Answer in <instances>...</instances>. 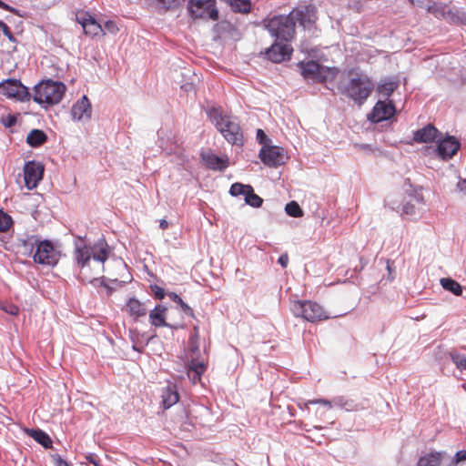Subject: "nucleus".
Instances as JSON below:
<instances>
[{
	"instance_id": "1",
	"label": "nucleus",
	"mask_w": 466,
	"mask_h": 466,
	"mask_svg": "<svg viewBox=\"0 0 466 466\" xmlns=\"http://www.w3.org/2000/svg\"><path fill=\"white\" fill-rule=\"evenodd\" d=\"M207 116L228 143L241 147L244 143L243 132L237 116L228 115L220 107H209Z\"/></svg>"
},
{
	"instance_id": "2",
	"label": "nucleus",
	"mask_w": 466,
	"mask_h": 466,
	"mask_svg": "<svg viewBox=\"0 0 466 466\" xmlns=\"http://www.w3.org/2000/svg\"><path fill=\"white\" fill-rule=\"evenodd\" d=\"M86 236H77L75 240L74 258L77 267L84 269L93 258L95 261L105 263L110 254L109 247L105 238L98 239L93 247L85 241Z\"/></svg>"
},
{
	"instance_id": "3",
	"label": "nucleus",
	"mask_w": 466,
	"mask_h": 466,
	"mask_svg": "<svg viewBox=\"0 0 466 466\" xmlns=\"http://www.w3.org/2000/svg\"><path fill=\"white\" fill-rule=\"evenodd\" d=\"M18 241L29 252H32L35 247V252L33 256L35 263L52 267L57 264L60 253L54 248L50 240L41 241L36 236L30 235L18 238Z\"/></svg>"
},
{
	"instance_id": "4",
	"label": "nucleus",
	"mask_w": 466,
	"mask_h": 466,
	"mask_svg": "<svg viewBox=\"0 0 466 466\" xmlns=\"http://www.w3.org/2000/svg\"><path fill=\"white\" fill-rule=\"evenodd\" d=\"M338 88L343 96L361 106L371 94L374 85L368 76L360 75L352 77L346 84H339Z\"/></svg>"
},
{
	"instance_id": "5",
	"label": "nucleus",
	"mask_w": 466,
	"mask_h": 466,
	"mask_svg": "<svg viewBox=\"0 0 466 466\" xmlns=\"http://www.w3.org/2000/svg\"><path fill=\"white\" fill-rule=\"evenodd\" d=\"M65 91L62 82L48 79L34 86L33 100L41 106H54L62 100Z\"/></svg>"
},
{
	"instance_id": "6",
	"label": "nucleus",
	"mask_w": 466,
	"mask_h": 466,
	"mask_svg": "<svg viewBox=\"0 0 466 466\" xmlns=\"http://www.w3.org/2000/svg\"><path fill=\"white\" fill-rule=\"evenodd\" d=\"M266 28L276 41L289 42L295 35V24L289 15L272 17Z\"/></svg>"
},
{
	"instance_id": "7",
	"label": "nucleus",
	"mask_w": 466,
	"mask_h": 466,
	"mask_svg": "<svg viewBox=\"0 0 466 466\" xmlns=\"http://www.w3.org/2000/svg\"><path fill=\"white\" fill-rule=\"evenodd\" d=\"M290 310L294 316L302 318L309 322L329 319L322 306L311 300L293 301L290 305Z\"/></svg>"
},
{
	"instance_id": "8",
	"label": "nucleus",
	"mask_w": 466,
	"mask_h": 466,
	"mask_svg": "<svg viewBox=\"0 0 466 466\" xmlns=\"http://www.w3.org/2000/svg\"><path fill=\"white\" fill-rule=\"evenodd\" d=\"M188 12L193 19H218V10L216 6V0H189Z\"/></svg>"
},
{
	"instance_id": "9",
	"label": "nucleus",
	"mask_w": 466,
	"mask_h": 466,
	"mask_svg": "<svg viewBox=\"0 0 466 466\" xmlns=\"http://www.w3.org/2000/svg\"><path fill=\"white\" fill-rule=\"evenodd\" d=\"M0 96L20 102H26L31 98L28 88L15 78H8L0 82Z\"/></svg>"
},
{
	"instance_id": "10",
	"label": "nucleus",
	"mask_w": 466,
	"mask_h": 466,
	"mask_svg": "<svg viewBox=\"0 0 466 466\" xmlns=\"http://www.w3.org/2000/svg\"><path fill=\"white\" fill-rule=\"evenodd\" d=\"M461 147V142L453 136L447 135L445 137L440 136L437 140V147L434 152L441 160L447 161L457 153Z\"/></svg>"
},
{
	"instance_id": "11",
	"label": "nucleus",
	"mask_w": 466,
	"mask_h": 466,
	"mask_svg": "<svg viewBox=\"0 0 466 466\" xmlns=\"http://www.w3.org/2000/svg\"><path fill=\"white\" fill-rule=\"evenodd\" d=\"M229 194L232 197L243 196L245 203L252 208H260L263 204V198L254 192L252 186L248 184L233 183L229 188Z\"/></svg>"
},
{
	"instance_id": "12",
	"label": "nucleus",
	"mask_w": 466,
	"mask_h": 466,
	"mask_svg": "<svg viewBox=\"0 0 466 466\" xmlns=\"http://www.w3.org/2000/svg\"><path fill=\"white\" fill-rule=\"evenodd\" d=\"M396 113L395 105L391 100H379L368 115L372 123H380L390 119Z\"/></svg>"
},
{
	"instance_id": "13",
	"label": "nucleus",
	"mask_w": 466,
	"mask_h": 466,
	"mask_svg": "<svg viewBox=\"0 0 466 466\" xmlns=\"http://www.w3.org/2000/svg\"><path fill=\"white\" fill-rule=\"evenodd\" d=\"M258 157L260 160L269 167H276L285 164L286 156L284 149L278 146L262 147Z\"/></svg>"
},
{
	"instance_id": "14",
	"label": "nucleus",
	"mask_w": 466,
	"mask_h": 466,
	"mask_svg": "<svg viewBox=\"0 0 466 466\" xmlns=\"http://www.w3.org/2000/svg\"><path fill=\"white\" fill-rule=\"evenodd\" d=\"M44 166L35 160L27 161L24 167V179L28 189H34L42 180Z\"/></svg>"
},
{
	"instance_id": "15",
	"label": "nucleus",
	"mask_w": 466,
	"mask_h": 466,
	"mask_svg": "<svg viewBox=\"0 0 466 466\" xmlns=\"http://www.w3.org/2000/svg\"><path fill=\"white\" fill-rule=\"evenodd\" d=\"M293 49L289 42L276 41L266 50L268 58L274 63L289 60Z\"/></svg>"
},
{
	"instance_id": "16",
	"label": "nucleus",
	"mask_w": 466,
	"mask_h": 466,
	"mask_svg": "<svg viewBox=\"0 0 466 466\" xmlns=\"http://www.w3.org/2000/svg\"><path fill=\"white\" fill-rule=\"evenodd\" d=\"M76 19V22L81 25L86 35L94 37L103 32L101 25L88 12L77 13Z\"/></svg>"
},
{
	"instance_id": "17",
	"label": "nucleus",
	"mask_w": 466,
	"mask_h": 466,
	"mask_svg": "<svg viewBox=\"0 0 466 466\" xmlns=\"http://www.w3.org/2000/svg\"><path fill=\"white\" fill-rule=\"evenodd\" d=\"M92 115V106L88 97L84 95L78 99L71 108L73 120L85 121L89 120Z\"/></svg>"
},
{
	"instance_id": "18",
	"label": "nucleus",
	"mask_w": 466,
	"mask_h": 466,
	"mask_svg": "<svg viewBox=\"0 0 466 466\" xmlns=\"http://www.w3.org/2000/svg\"><path fill=\"white\" fill-rule=\"evenodd\" d=\"M200 156L206 167L210 170L224 171L229 166V158L227 155L218 156L212 152H206Z\"/></svg>"
},
{
	"instance_id": "19",
	"label": "nucleus",
	"mask_w": 466,
	"mask_h": 466,
	"mask_svg": "<svg viewBox=\"0 0 466 466\" xmlns=\"http://www.w3.org/2000/svg\"><path fill=\"white\" fill-rule=\"evenodd\" d=\"M435 356L440 360L449 358L461 374L463 371H466V356L457 350L444 351L441 347H439L435 352Z\"/></svg>"
},
{
	"instance_id": "20",
	"label": "nucleus",
	"mask_w": 466,
	"mask_h": 466,
	"mask_svg": "<svg viewBox=\"0 0 466 466\" xmlns=\"http://www.w3.org/2000/svg\"><path fill=\"white\" fill-rule=\"evenodd\" d=\"M441 135V134L433 125L428 124L414 132L413 139L418 143L437 142Z\"/></svg>"
},
{
	"instance_id": "21",
	"label": "nucleus",
	"mask_w": 466,
	"mask_h": 466,
	"mask_svg": "<svg viewBox=\"0 0 466 466\" xmlns=\"http://www.w3.org/2000/svg\"><path fill=\"white\" fill-rule=\"evenodd\" d=\"M167 307L165 305H157L150 312H149V322L152 326L156 328L159 327H167L170 329H177V326L171 325L166 321V311Z\"/></svg>"
},
{
	"instance_id": "22",
	"label": "nucleus",
	"mask_w": 466,
	"mask_h": 466,
	"mask_svg": "<svg viewBox=\"0 0 466 466\" xmlns=\"http://www.w3.org/2000/svg\"><path fill=\"white\" fill-rule=\"evenodd\" d=\"M162 405L164 409H169L179 400V395L177 385L168 383L162 389L161 392Z\"/></svg>"
},
{
	"instance_id": "23",
	"label": "nucleus",
	"mask_w": 466,
	"mask_h": 466,
	"mask_svg": "<svg viewBox=\"0 0 466 466\" xmlns=\"http://www.w3.org/2000/svg\"><path fill=\"white\" fill-rule=\"evenodd\" d=\"M442 16L450 22L455 24L466 25V14L460 8L443 6L441 10Z\"/></svg>"
},
{
	"instance_id": "24",
	"label": "nucleus",
	"mask_w": 466,
	"mask_h": 466,
	"mask_svg": "<svg viewBox=\"0 0 466 466\" xmlns=\"http://www.w3.org/2000/svg\"><path fill=\"white\" fill-rule=\"evenodd\" d=\"M187 367V377L189 380L196 384L200 381L201 376L206 370V365L202 361H198L196 360H192Z\"/></svg>"
},
{
	"instance_id": "25",
	"label": "nucleus",
	"mask_w": 466,
	"mask_h": 466,
	"mask_svg": "<svg viewBox=\"0 0 466 466\" xmlns=\"http://www.w3.org/2000/svg\"><path fill=\"white\" fill-rule=\"evenodd\" d=\"M289 15L294 21L295 25L299 23L304 28L309 27L313 23V15L308 10L294 9Z\"/></svg>"
},
{
	"instance_id": "26",
	"label": "nucleus",
	"mask_w": 466,
	"mask_h": 466,
	"mask_svg": "<svg viewBox=\"0 0 466 466\" xmlns=\"http://www.w3.org/2000/svg\"><path fill=\"white\" fill-rule=\"evenodd\" d=\"M126 309L127 313L135 319L144 317L147 314L145 305L136 298H130L127 300Z\"/></svg>"
},
{
	"instance_id": "27",
	"label": "nucleus",
	"mask_w": 466,
	"mask_h": 466,
	"mask_svg": "<svg viewBox=\"0 0 466 466\" xmlns=\"http://www.w3.org/2000/svg\"><path fill=\"white\" fill-rule=\"evenodd\" d=\"M79 279L81 282L86 283L88 282L92 284L93 286H101L102 288H105L106 289L107 295H111L114 292V288L108 285L107 281L115 284H118L119 286L122 285L123 281H119L117 279H107L106 277H100V278H94L90 280H86L82 277H79Z\"/></svg>"
},
{
	"instance_id": "28",
	"label": "nucleus",
	"mask_w": 466,
	"mask_h": 466,
	"mask_svg": "<svg viewBox=\"0 0 466 466\" xmlns=\"http://www.w3.org/2000/svg\"><path fill=\"white\" fill-rule=\"evenodd\" d=\"M398 86V81L386 78L377 86V92L380 96L385 97L386 100H390V96L397 89Z\"/></svg>"
},
{
	"instance_id": "29",
	"label": "nucleus",
	"mask_w": 466,
	"mask_h": 466,
	"mask_svg": "<svg viewBox=\"0 0 466 466\" xmlns=\"http://www.w3.org/2000/svg\"><path fill=\"white\" fill-rule=\"evenodd\" d=\"M47 141V135L41 129H32L26 137V143L32 147H38Z\"/></svg>"
},
{
	"instance_id": "30",
	"label": "nucleus",
	"mask_w": 466,
	"mask_h": 466,
	"mask_svg": "<svg viewBox=\"0 0 466 466\" xmlns=\"http://www.w3.org/2000/svg\"><path fill=\"white\" fill-rule=\"evenodd\" d=\"M445 452L433 451L421 456L417 462V466H440L442 455Z\"/></svg>"
},
{
	"instance_id": "31",
	"label": "nucleus",
	"mask_w": 466,
	"mask_h": 466,
	"mask_svg": "<svg viewBox=\"0 0 466 466\" xmlns=\"http://www.w3.org/2000/svg\"><path fill=\"white\" fill-rule=\"evenodd\" d=\"M301 69V75L305 78H312L314 79L315 76L318 75L319 70H320V66L318 62L310 60L308 62H301L299 64Z\"/></svg>"
},
{
	"instance_id": "32",
	"label": "nucleus",
	"mask_w": 466,
	"mask_h": 466,
	"mask_svg": "<svg viewBox=\"0 0 466 466\" xmlns=\"http://www.w3.org/2000/svg\"><path fill=\"white\" fill-rule=\"evenodd\" d=\"M29 435L45 449L52 448V440L49 435L40 429L30 430Z\"/></svg>"
},
{
	"instance_id": "33",
	"label": "nucleus",
	"mask_w": 466,
	"mask_h": 466,
	"mask_svg": "<svg viewBox=\"0 0 466 466\" xmlns=\"http://www.w3.org/2000/svg\"><path fill=\"white\" fill-rule=\"evenodd\" d=\"M440 282L445 290L450 291L455 296H462L463 289L458 281L451 278H442Z\"/></svg>"
},
{
	"instance_id": "34",
	"label": "nucleus",
	"mask_w": 466,
	"mask_h": 466,
	"mask_svg": "<svg viewBox=\"0 0 466 466\" xmlns=\"http://www.w3.org/2000/svg\"><path fill=\"white\" fill-rule=\"evenodd\" d=\"M167 296L172 301H174L180 307L181 311L185 315L191 318L195 317L194 310L192 309V308H190L185 301H183V299L177 293L169 292L167 293Z\"/></svg>"
},
{
	"instance_id": "35",
	"label": "nucleus",
	"mask_w": 466,
	"mask_h": 466,
	"mask_svg": "<svg viewBox=\"0 0 466 466\" xmlns=\"http://www.w3.org/2000/svg\"><path fill=\"white\" fill-rule=\"evenodd\" d=\"M158 10L167 12L178 5V0H147Z\"/></svg>"
},
{
	"instance_id": "36",
	"label": "nucleus",
	"mask_w": 466,
	"mask_h": 466,
	"mask_svg": "<svg viewBox=\"0 0 466 466\" xmlns=\"http://www.w3.org/2000/svg\"><path fill=\"white\" fill-rule=\"evenodd\" d=\"M198 340H199V328L198 325L193 327L192 333L188 339V347L192 353L196 354L198 351Z\"/></svg>"
},
{
	"instance_id": "37",
	"label": "nucleus",
	"mask_w": 466,
	"mask_h": 466,
	"mask_svg": "<svg viewBox=\"0 0 466 466\" xmlns=\"http://www.w3.org/2000/svg\"><path fill=\"white\" fill-rule=\"evenodd\" d=\"M286 213L292 218H300L303 216V211L296 201H290L285 206Z\"/></svg>"
},
{
	"instance_id": "38",
	"label": "nucleus",
	"mask_w": 466,
	"mask_h": 466,
	"mask_svg": "<svg viewBox=\"0 0 466 466\" xmlns=\"http://www.w3.org/2000/svg\"><path fill=\"white\" fill-rule=\"evenodd\" d=\"M332 407H339L341 409H344L346 410H354V403L351 400H346L342 396L335 397L332 400Z\"/></svg>"
},
{
	"instance_id": "39",
	"label": "nucleus",
	"mask_w": 466,
	"mask_h": 466,
	"mask_svg": "<svg viewBox=\"0 0 466 466\" xmlns=\"http://www.w3.org/2000/svg\"><path fill=\"white\" fill-rule=\"evenodd\" d=\"M335 75V69L326 67L323 66H320V70H319L318 75L315 76L314 79L319 81V82H325L327 79L331 76L333 77Z\"/></svg>"
},
{
	"instance_id": "40",
	"label": "nucleus",
	"mask_w": 466,
	"mask_h": 466,
	"mask_svg": "<svg viewBox=\"0 0 466 466\" xmlns=\"http://www.w3.org/2000/svg\"><path fill=\"white\" fill-rule=\"evenodd\" d=\"M13 224V218L0 209V232H5Z\"/></svg>"
},
{
	"instance_id": "41",
	"label": "nucleus",
	"mask_w": 466,
	"mask_h": 466,
	"mask_svg": "<svg viewBox=\"0 0 466 466\" xmlns=\"http://www.w3.org/2000/svg\"><path fill=\"white\" fill-rule=\"evenodd\" d=\"M17 117L15 115L8 114L1 117L0 122L5 127L10 128L16 124Z\"/></svg>"
},
{
	"instance_id": "42",
	"label": "nucleus",
	"mask_w": 466,
	"mask_h": 466,
	"mask_svg": "<svg viewBox=\"0 0 466 466\" xmlns=\"http://www.w3.org/2000/svg\"><path fill=\"white\" fill-rule=\"evenodd\" d=\"M401 215H406L409 217H415L417 215L416 207L410 202H407L402 206V213Z\"/></svg>"
},
{
	"instance_id": "43",
	"label": "nucleus",
	"mask_w": 466,
	"mask_h": 466,
	"mask_svg": "<svg viewBox=\"0 0 466 466\" xmlns=\"http://www.w3.org/2000/svg\"><path fill=\"white\" fill-rule=\"evenodd\" d=\"M464 461H466V451H459L455 453L449 466H457L460 462Z\"/></svg>"
},
{
	"instance_id": "44",
	"label": "nucleus",
	"mask_w": 466,
	"mask_h": 466,
	"mask_svg": "<svg viewBox=\"0 0 466 466\" xmlns=\"http://www.w3.org/2000/svg\"><path fill=\"white\" fill-rule=\"evenodd\" d=\"M150 289L157 299H163L166 296L165 289L156 284L150 285Z\"/></svg>"
},
{
	"instance_id": "45",
	"label": "nucleus",
	"mask_w": 466,
	"mask_h": 466,
	"mask_svg": "<svg viewBox=\"0 0 466 466\" xmlns=\"http://www.w3.org/2000/svg\"><path fill=\"white\" fill-rule=\"evenodd\" d=\"M257 140L259 144L263 145V147H268V142H270V140L268 139V137L262 129L257 130Z\"/></svg>"
},
{
	"instance_id": "46",
	"label": "nucleus",
	"mask_w": 466,
	"mask_h": 466,
	"mask_svg": "<svg viewBox=\"0 0 466 466\" xmlns=\"http://www.w3.org/2000/svg\"><path fill=\"white\" fill-rule=\"evenodd\" d=\"M51 458L55 463V466H71L66 461L62 459V457L57 453L52 454Z\"/></svg>"
},
{
	"instance_id": "47",
	"label": "nucleus",
	"mask_w": 466,
	"mask_h": 466,
	"mask_svg": "<svg viewBox=\"0 0 466 466\" xmlns=\"http://www.w3.org/2000/svg\"><path fill=\"white\" fill-rule=\"evenodd\" d=\"M3 309L12 316H16L19 313V308L15 304H8L3 308Z\"/></svg>"
},
{
	"instance_id": "48",
	"label": "nucleus",
	"mask_w": 466,
	"mask_h": 466,
	"mask_svg": "<svg viewBox=\"0 0 466 466\" xmlns=\"http://www.w3.org/2000/svg\"><path fill=\"white\" fill-rule=\"evenodd\" d=\"M309 404H321V405L328 407L329 409L332 408V401L326 400V399L311 400H309Z\"/></svg>"
},
{
	"instance_id": "49",
	"label": "nucleus",
	"mask_w": 466,
	"mask_h": 466,
	"mask_svg": "<svg viewBox=\"0 0 466 466\" xmlns=\"http://www.w3.org/2000/svg\"><path fill=\"white\" fill-rule=\"evenodd\" d=\"M0 8L4 9V10H6V11H9L11 13H14L19 16H23V15L20 14V11L7 4H5V2H3L2 0L0 1Z\"/></svg>"
},
{
	"instance_id": "50",
	"label": "nucleus",
	"mask_w": 466,
	"mask_h": 466,
	"mask_svg": "<svg viewBox=\"0 0 466 466\" xmlns=\"http://www.w3.org/2000/svg\"><path fill=\"white\" fill-rule=\"evenodd\" d=\"M278 263L282 267L286 268L289 263V256L288 254H281L278 259Z\"/></svg>"
},
{
	"instance_id": "51",
	"label": "nucleus",
	"mask_w": 466,
	"mask_h": 466,
	"mask_svg": "<svg viewBox=\"0 0 466 466\" xmlns=\"http://www.w3.org/2000/svg\"><path fill=\"white\" fill-rule=\"evenodd\" d=\"M86 460L89 463L93 464L94 466H101L100 461L91 454L86 457Z\"/></svg>"
},
{
	"instance_id": "52",
	"label": "nucleus",
	"mask_w": 466,
	"mask_h": 466,
	"mask_svg": "<svg viewBox=\"0 0 466 466\" xmlns=\"http://www.w3.org/2000/svg\"><path fill=\"white\" fill-rule=\"evenodd\" d=\"M458 187L461 191L466 193V178L458 182Z\"/></svg>"
},
{
	"instance_id": "53",
	"label": "nucleus",
	"mask_w": 466,
	"mask_h": 466,
	"mask_svg": "<svg viewBox=\"0 0 466 466\" xmlns=\"http://www.w3.org/2000/svg\"><path fill=\"white\" fill-rule=\"evenodd\" d=\"M0 31H2V33H3L5 36H6V35H8V34H11V33H12V32H11V30H10V28L8 27V25H7L5 23H4V25H3V26H2V29H1Z\"/></svg>"
},
{
	"instance_id": "54",
	"label": "nucleus",
	"mask_w": 466,
	"mask_h": 466,
	"mask_svg": "<svg viewBox=\"0 0 466 466\" xmlns=\"http://www.w3.org/2000/svg\"><path fill=\"white\" fill-rule=\"evenodd\" d=\"M105 25L106 28L109 31H113L116 28V25L112 21H107Z\"/></svg>"
},
{
	"instance_id": "55",
	"label": "nucleus",
	"mask_w": 466,
	"mask_h": 466,
	"mask_svg": "<svg viewBox=\"0 0 466 466\" xmlns=\"http://www.w3.org/2000/svg\"><path fill=\"white\" fill-rule=\"evenodd\" d=\"M168 227V222L166 219H161L159 222V228L161 229H166Z\"/></svg>"
},
{
	"instance_id": "56",
	"label": "nucleus",
	"mask_w": 466,
	"mask_h": 466,
	"mask_svg": "<svg viewBox=\"0 0 466 466\" xmlns=\"http://www.w3.org/2000/svg\"><path fill=\"white\" fill-rule=\"evenodd\" d=\"M6 37L12 43H16L17 42V39L14 36V35L12 33L8 34V35H6Z\"/></svg>"
},
{
	"instance_id": "57",
	"label": "nucleus",
	"mask_w": 466,
	"mask_h": 466,
	"mask_svg": "<svg viewBox=\"0 0 466 466\" xmlns=\"http://www.w3.org/2000/svg\"><path fill=\"white\" fill-rule=\"evenodd\" d=\"M132 349H133V350L137 351V352H139V353H140V352H142V350H143V349H142V348H140V347H138V346H137V345H133V346H132Z\"/></svg>"
},
{
	"instance_id": "58",
	"label": "nucleus",
	"mask_w": 466,
	"mask_h": 466,
	"mask_svg": "<svg viewBox=\"0 0 466 466\" xmlns=\"http://www.w3.org/2000/svg\"><path fill=\"white\" fill-rule=\"evenodd\" d=\"M5 22H3L2 20H0V30L2 29V26L4 25Z\"/></svg>"
},
{
	"instance_id": "59",
	"label": "nucleus",
	"mask_w": 466,
	"mask_h": 466,
	"mask_svg": "<svg viewBox=\"0 0 466 466\" xmlns=\"http://www.w3.org/2000/svg\"><path fill=\"white\" fill-rule=\"evenodd\" d=\"M159 147L163 148V142L160 143Z\"/></svg>"
},
{
	"instance_id": "60",
	"label": "nucleus",
	"mask_w": 466,
	"mask_h": 466,
	"mask_svg": "<svg viewBox=\"0 0 466 466\" xmlns=\"http://www.w3.org/2000/svg\"><path fill=\"white\" fill-rule=\"evenodd\" d=\"M161 133H162V132H160V131H158V132H157L158 137H160V136H161Z\"/></svg>"
},
{
	"instance_id": "61",
	"label": "nucleus",
	"mask_w": 466,
	"mask_h": 466,
	"mask_svg": "<svg viewBox=\"0 0 466 466\" xmlns=\"http://www.w3.org/2000/svg\"><path fill=\"white\" fill-rule=\"evenodd\" d=\"M235 466H238L236 463L234 464Z\"/></svg>"
},
{
	"instance_id": "62",
	"label": "nucleus",
	"mask_w": 466,
	"mask_h": 466,
	"mask_svg": "<svg viewBox=\"0 0 466 466\" xmlns=\"http://www.w3.org/2000/svg\"><path fill=\"white\" fill-rule=\"evenodd\" d=\"M410 2H412V0H410Z\"/></svg>"
}]
</instances>
